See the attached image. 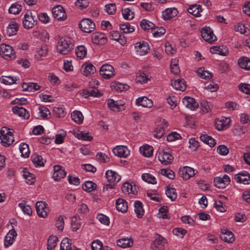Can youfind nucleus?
Here are the masks:
<instances>
[{
	"mask_svg": "<svg viewBox=\"0 0 250 250\" xmlns=\"http://www.w3.org/2000/svg\"><path fill=\"white\" fill-rule=\"evenodd\" d=\"M74 46V41L68 37L61 38L58 42L57 51L62 55L68 54Z\"/></svg>",
	"mask_w": 250,
	"mask_h": 250,
	"instance_id": "obj_1",
	"label": "nucleus"
},
{
	"mask_svg": "<svg viewBox=\"0 0 250 250\" xmlns=\"http://www.w3.org/2000/svg\"><path fill=\"white\" fill-rule=\"evenodd\" d=\"M140 151L143 156L149 157L153 154V147L149 145H145L140 147Z\"/></svg>",
	"mask_w": 250,
	"mask_h": 250,
	"instance_id": "obj_39",
	"label": "nucleus"
},
{
	"mask_svg": "<svg viewBox=\"0 0 250 250\" xmlns=\"http://www.w3.org/2000/svg\"><path fill=\"white\" fill-rule=\"evenodd\" d=\"M105 175L107 181L111 184H115L118 182L121 178L120 175L112 170H108L106 171Z\"/></svg>",
	"mask_w": 250,
	"mask_h": 250,
	"instance_id": "obj_23",
	"label": "nucleus"
},
{
	"mask_svg": "<svg viewBox=\"0 0 250 250\" xmlns=\"http://www.w3.org/2000/svg\"><path fill=\"white\" fill-rule=\"evenodd\" d=\"M22 24L24 28L26 29L32 28L36 24V21L34 20L31 12H27L24 15Z\"/></svg>",
	"mask_w": 250,
	"mask_h": 250,
	"instance_id": "obj_11",
	"label": "nucleus"
},
{
	"mask_svg": "<svg viewBox=\"0 0 250 250\" xmlns=\"http://www.w3.org/2000/svg\"><path fill=\"white\" fill-rule=\"evenodd\" d=\"M171 85L175 89L182 91H185L187 86L186 82L183 79L171 80Z\"/></svg>",
	"mask_w": 250,
	"mask_h": 250,
	"instance_id": "obj_31",
	"label": "nucleus"
},
{
	"mask_svg": "<svg viewBox=\"0 0 250 250\" xmlns=\"http://www.w3.org/2000/svg\"><path fill=\"white\" fill-rule=\"evenodd\" d=\"M19 25L15 21H10L7 27L6 33L9 36L14 35L16 34Z\"/></svg>",
	"mask_w": 250,
	"mask_h": 250,
	"instance_id": "obj_33",
	"label": "nucleus"
},
{
	"mask_svg": "<svg viewBox=\"0 0 250 250\" xmlns=\"http://www.w3.org/2000/svg\"><path fill=\"white\" fill-rule=\"evenodd\" d=\"M17 236V233L14 229L9 230L4 239V246L5 248L11 246L15 242Z\"/></svg>",
	"mask_w": 250,
	"mask_h": 250,
	"instance_id": "obj_13",
	"label": "nucleus"
},
{
	"mask_svg": "<svg viewBox=\"0 0 250 250\" xmlns=\"http://www.w3.org/2000/svg\"><path fill=\"white\" fill-rule=\"evenodd\" d=\"M18 206L25 214L29 216L32 214V208L29 206L26 205L24 202L19 203Z\"/></svg>",
	"mask_w": 250,
	"mask_h": 250,
	"instance_id": "obj_59",
	"label": "nucleus"
},
{
	"mask_svg": "<svg viewBox=\"0 0 250 250\" xmlns=\"http://www.w3.org/2000/svg\"><path fill=\"white\" fill-rule=\"evenodd\" d=\"M159 173L170 179H174L175 176L174 172L170 169H161L159 171Z\"/></svg>",
	"mask_w": 250,
	"mask_h": 250,
	"instance_id": "obj_60",
	"label": "nucleus"
},
{
	"mask_svg": "<svg viewBox=\"0 0 250 250\" xmlns=\"http://www.w3.org/2000/svg\"><path fill=\"white\" fill-rule=\"evenodd\" d=\"M234 179L237 183H242L244 185L250 183V175L246 171H242L235 174Z\"/></svg>",
	"mask_w": 250,
	"mask_h": 250,
	"instance_id": "obj_14",
	"label": "nucleus"
},
{
	"mask_svg": "<svg viewBox=\"0 0 250 250\" xmlns=\"http://www.w3.org/2000/svg\"><path fill=\"white\" fill-rule=\"evenodd\" d=\"M113 153L119 157L126 158L130 154L128 148L124 146H118L112 150Z\"/></svg>",
	"mask_w": 250,
	"mask_h": 250,
	"instance_id": "obj_18",
	"label": "nucleus"
},
{
	"mask_svg": "<svg viewBox=\"0 0 250 250\" xmlns=\"http://www.w3.org/2000/svg\"><path fill=\"white\" fill-rule=\"evenodd\" d=\"M140 25L141 27L144 30H147L154 28L155 25L152 22L148 21L146 19H143L141 20L140 22Z\"/></svg>",
	"mask_w": 250,
	"mask_h": 250,
	"instance_id": "obj_51",
	"label": "nucleus"
},
{
	"mask_svg": "<svg viewBox=\"0 0 250 250\" xmlns=\"http://www.w3.org/2000/svg\"><path fill=\"white\" fill-rule=\"evenodd\" d=\"M230 179L229 176L224 174L222 177L219 176L214 179V183L216 187L219 188H224L229 185Z\"/></svg>",
	"mask_w": 250,
	"mask_h": 250,
	"instance_id": "obj_10",
	"label": "nucleus"
},
{
	"mask_svg": "<svg viewBox=\"0 0 250 250\" xmlns=\"http://www.w3.org/2000/svg\"><path fill=\"white\" fill-rule=\"evenodd\" d=\"M221 238L222 240L228 243H232L235 240L232 232L226 229H222Z\"/></svg>",
	"mask_w": 250,
	"mask_h": 250,
	"instance_id": "obj_26",
	"label": "nucleus"
},
{
	"mask_svg": "<svg viewBox=\"0 0 250 250\" xmlns=\"http://www.w3.org/2000/svg\"><path fill=\"white\" fill-rule=\"evenodd\" d=\"M117 245L123 249L130 248L133 245V240L131 238H122L117 241Z\"/></svg>",
	"mask_w": 250,
	"mask_h": 250,
	"instance_id": "obj_30",
	"label": "nucleus"
},
{
	"mask_svg": "<svg viewBox=\"0 0 250 250\" xmlns=\"http://www.w3.org/2000/svg\"><path fill=\"white\" fill-rule=\"evenodd\" d=\"M158 157L161 163L165 165L171 164L173 160L172 155L169 152L165 151H160Z\"/></svg>",
	"mask_w": 250,
	"mask_h": 250,
	"instance_id": "obj_15",
	"label": "nucleus"
},
{
	"mask_svg": "<svg viewBox=\"0 0 250 250\" xmlns=\"http://www.w3.org/2000/svg\"><path fill=\"white\" fill-rule=\"evenodd\" d=\"M166 194L171 201H175L177 197L176 190L174 188L167 187Z\"/></svg>",
	"mask_w": 250,
	"mask_h": 250,
	"instance_id": "obj_55",
	"label": "nucleus"
},
{
	"mask_svg": "<svg viewBox=\"0 0 250 250\" xmlns=\"http://www.w3.org/2000/svg\"><path fill=\"white\" fill-rule=\"evenodd\" d=\"M71 240L67 238L63 239L60 244V250H71Z\"/></svg>",
	"mask_w": 250,
	"mask_h": 250,
	"instance_id": "obj_52",
	"label": "nucleus"
},
{
	"mask_svg": "<svg viewBox=\"0 0 250 250\" xmlns=\"http://www.w3.org/2000/svg\"><path fill=\"white\" fill-rule=\"evenodd\" d=\"M12 111L15 114L18 115L24 119H27L29 118V111L21 106H14Z\"/></svg>",
	"mask_w": 250,
	"mask_h": 250,
	"instance_id": "obj_27",
	"label": "nucleus"
},
{
	"mask_svg": "<svg viewBox=\"0 0 250 250\" xmlns=\"http://www.w3.org/2000/svg\"><path fill=\"white\" fill-rule=\"evenodd\" d=\"M1 82L5 84L10 85L14 83H18L20 82V79L16 77L3 76L1 79Z\"/></svg>",
	"mask_w": 250,
	"mask_h": 250,
	"instance_id": "obj_43",
	"label": "nucleus"
},
{
	"mask_svg": "<svg viewBox=\"0 0 250 250\" xmlns=\"http://www.w3.org/2000/svg\"><path fill=\"white\" fill-rule=\"evenodd\" d=\"M92 42L97 44L103 45L107 42V38L106 36L103 33L96 32L92 34Z\"/></svg>",
	"mask_w": 250,
	"mask_h": 250,
	"instance_id": "obj_17",
	"label": "nucleus"
},
{
	"mask_svg": "<svg viewBox=\"0 0 250 250\" xmlns=\"http://www.w3.org/2000/svg\"><path fill=\"white\" fill-rule=\"evenodd\" d=\"M71 117L73 121L78 124H81L83 122V116L80 111H74L71 114Z\"/></svg>",
	"mask_w": 250,
	"mask_h": 250,
	"instance_id": "obj_45",
	"label": "nucleus"
},
{
	"mask_svg": "<svg viewBox=\"0 0 250 250\" xmlns=\"http://www.w3.org/2000/svg\"><path fill=\"white\" fill-rule=\"evenodd\" d=\"M20 150L22 157L24 158L29 157L30 151L27 144L23 143H21L20 146Z\"/></svg>",
	"mask_w": 250,
	"mask_h": 250,
	"instance_id": "obj_54",
	"label": "nucleus"
},
{
	"mask_svg": "<svg viewBox=\"0 0 250 250\" xmlns=\"http://www.w3.org/2000/svg\"><path fill=\"white\" fill-rule=\"evenodd\" d=\"M230 122V118L221 117L215 120V128L219 131L225 130L229 127Z\"/></svg>",
	"mask_w": 250,
	"mask_h": 250,
	"instance_id": "obj_6",
	"label": "nucleus"
},
{
	"mask_svg": "<svg viewBox=\"0 0 250 250\" xmlns=\"http://www.w3.org/2000/svg\"><path fill=\"white\" fill-rule=\"evenodd\" d=\"M116 207L118 211L125 212L127 210L128 204L125 200L119 198L116 201Z\"/></svg>",
	"mask_w": 250,
	"mask_h": 250,
	"instance_id": "obj_34",
	"label": "nucleus"
},
{
	"mask_svg": "<svg viewBox=\"0 0 250 250\" xmlns=\"http://www.w3.org/2000/svg\"><path fill=\"white\" fill-rule=\"evenodd\" d=\"M166 243V240L159 235L151 244L150 247L152 250H164Z\"/></svg>",
	"mask_w": 250,
	"mask_h": 250,
	"instance_id": "obj_19",
	"label": "nucleus"
},
{
	"mask_svg": "<svg viewBox=\"0 0 250 250\" xmlns=\"http://www.w3.org/2000/svg\"><path fill=\"white\" fill-rule=\"evenodd\" d=\"M82 222L79 216L75 215L71 219V227L73 231H76L81 226Z\"/></svg>",
	"mask_w": 250,
	"mask_h": 250,
	"instance_id": "obj_48",
	"label": "nucleus"
},
{
	"mask_svg": "<svg viewBox=\"0 0 250 250\" xmlns=\"http://www.w3.org/2000/svg\"><path fill=\"white\" fill-rule=\"evenodd\" d=\"M86 49L83 45L78 46L75 50L76 55L80 59L84 58L86 54Z\"/></svg>",
	"mask_w": 250,
	"mask_h": 250,
	"instance_id": "obj_53",
	"label": "nucleus"
},
{
	"mask_svg": "<svg viewBox=\"0 0 250 250\" xmlns=\"http://www.w3.org/2000/svg\"><path fill=\"white\" fill-rule=\"evenodd\" d=\"M198 75L202 79L209 80L212 78V73L205 70V68L201 67L197 70Z\"/></svg>",
	"mask_w": 250,
	"mask_h": 250,
	"instance_id": "obj_47",
	"label": "nucleus"
},
{
	"mask_svg": "<svg viewBox=\"0 0 250 250\" xmlns=\"http://www.w3.org/2000/svg\"><path fill=\"white\" fill-rule=\"evenodd\" d=\"M239 66L244 69H250V60L247 57H242L238 60Z\"/></svg>",
	"mask_w": 250,
	"mask_h": 250,
	"instance_id": "obj_38",
	"label": "nucleus"
},
{
	"mask_svg": "<svg viewBox=\"0 0 250 250\" xmlns=\"http://www.w3.org/2000/svg\"><path fill=\"white\" fill-rule=\"evenodd\" d=\"M196 172V171L194 169L188 166L181 167L179 170L180 176L185 180H188L194 176Z\"/></svg>",
	"mask_w": 250,
	"mask_h": 250,
	"instance_id": "obj_9",
	"label": "nucleus"
},
{
	"mask_svg": "<svg viewBox=\"0 0 250 250\" xmlns=\"http://www.w3.org/2000/svg\"><path fill=\"white\" fill-rule=\"evenodd\" d=\"M136 104L144 107L151 108L153 106V102L146 97L144 96L137 98L136 100Z\"/></svg>",
	"mask_w": 250,
	"mask_h": 250,
	"instance_id": "obj_29",
	"label": "nucleus"
},
{
	"mask_svg": "<svg viewBox=\"0 0 250 250\" xmlns=\"http://www.w3.org/2000/svg\"><path fill=\"white\" fill-rule=\"evenodd\" d=\"M142 179L148 183L155 184L157 181L155 177L149 173H144L142 175Z\"/></svg>",
	"mask_w": 250,
	"mask_h": 250,
	"instance_id": "obj_58",
	"label": "nucleus"
},
{
	"mask_svg": "<svg viewBox=\"0 0 250 250\" xmlns=\"http://www.w3.org/2000/svg\"><path fill=\"white\" fill-rule=\"evenodd\" d=\"M210 52L213 54L222 56H227L228 54V48L223 45L212 46L210 48Z\"/></svg>",
	"mask_w": 250,
	"mask_h": 250,
	"instance_id": "obj_32",
	"label": "nucleus"
},
{
	"mask_svg": "<svg viewBox=\"0 0 250 250\" xmlns=\"http://www.w3.org/2000/svg\"><path fill=\"white\" fill-rule=\"evenodd\" d=\"M66 174V172L62 166L59 165L54 166L53 178L55 181H59L62 178H63Z\"/></svg>",
	"mask_w": 250,
	"mask_h": 250,
	"instance_id": "obj_21",
	"label": "nucleus"
},
{
	"mask_svg": "<svg viewBox=\"0 0 250 250\" xmlns=\"http://www.w3.org/2000/svg\"><path fill=\"white\" fill-rule=\"evenodd\" d=\"M66 135V132L62 130H59L55 136V143L56 144H61L63 142L64 139Z\"/></svg>",
	"mask_w": 250,
	"mask_h": 250,
	"instance_id": "obj_50",
	"label": "nucleus"
},
{
	"mask_svg": "<svg viewBox=\"0 0 250 250\" xmlns=\"http://www.w3.org/2000/svg\"><path fill=\"white\" fill-rule=\"evenodd\" d=\"M120 29L124 33L128 34L134 31V27L129 22H125L120 24Z\"/></svg>",
	"mask_w": 250,
	"mask_h": 250,
	"instance_id": "obj_44",
	"label": "nucleus"
},
{
	"mask_svg": "<svg viewBox=\"0 0 250 250\" xmlns=\"http://www.w3.org/2000/svg\"><path fill=\"white\" fill-rule=\"evenodd\" d=\"M183 103L186 107L192 110L197 109L199 106L198 103L195 100L189 97H184L183 99Z\"/></svg>",
	"mask_w": 250,
	"mask_h": 250,
	"instance_id": "obj_22",
	"label": "nucleus"
},
{
	"mask_svg": "<svg viewBox=\"0 0 250 250\" xmlns=\"http://www.w3.org/2000/svg\"><path fill=\"white\" fill-rule=\"evenodd\" d=\"M0 139L3 146H9L14 141L13 132L10 131L9 128L2 127L0 130Z\"/></svg>",
	"mask_w": 250,
	"mask_h": 250,
	"instance_id": "obj_2",
	"label": "nucleus"
},
{
	"mask_svg": "<svg viewBox=\"0 0 250 250\" xmlns=\"http://www.w3.org/2000/svg\"><path fill=\"white\" fill-rule=\"evenodd\" d=\"M0 54L5 59H12L15 57V52L12 47L7 44L0 45Z\"/></svg>",
	"mask_w": 250,
	"mask_h": 250,
	"instance_id": "obj_3",
	"label": "nucleus"
},
{
	"mask_svg": "<svg viewBox=\"0 0 250 250\" xmlns=\"http://www.w3.org/2000/svg\"><path fill=\"white\" fill-rule=\"evenodd\" d=\"M22 88L25 91L34 92L40 89V86L35 83H24L22 84Z\"/></svg>",
	"mask_w": 250,
	"mask_h": 250,
	"instance_id": "obj_35",
	"label": "nucleus"
},
{
	"mask_svg": "<svg viewBox=\"0 0 250 250\" xmlns=\"http://www.w3.org/2000/svg\"><path fill=\"white\" fill-rule=\"evenodd\" d=\"M75 136L79 140L84 141H90L92 137L89 135V133L83 132H78L76 134Z\"/></svg>",
	"mask_w": 250,
	"mask_h": 250,
	"instance_id": "obj_63",
	"label": "nucleus"
},
{
	"mask_svg": "<svg viewBox=\"0 0 250 250\" xmlns=\"http://www.w3.org/2000/svg\"><path fill=\"white\" fill-rule=\"evenodd\" d=\"M135 49L137 55L144 56L147 54L150 50L149 44L147 42L141 41L135 44Z\"/></svg>",
	"mask_w": 250,
	"mask_h": 250,
	"instance_id": "obj_7",
	"label": "nucleus"
},
{
	"mask_svg": "<svg viewBox=\"0 0 250 250\" xmlns=\"http://www.w3.org/2000/svg\"><path fill=\"white\" fill-rule=\"evenodd\" d=\"M122 13L123 17L125 20H131L134 17V12L128 8L123 9Z\"/></svg>",
	"mask_w": 250,
	"mask_h": 250,
	"instance_id": "obj_56",
	"label": "nucleus"
},
{
	"mask_svg": "<svg viewBox=\"0 0 250 250\" xmlns=\"http://www.w3.org/2000/svg\"><path fill=\"white\" fill-rule=\"evenodd\" d=\"M178 13L175 7L168 8L162 12V16L164 20H168L176 17Z\"/></svg>",
	"mask_w": 250,
	"mask_h": 250,
	"instance_id": "obj_25",
	"label": "nucleus"
},
{
	"mask_svg": "<svg viewBox=\"0 0 250 250\" xmlns=\"http://www.w3.org/2000/svg\"><path fill=\"white\" fill-rule=\"evenodd\" d=\"M52 13L54 17L57 20L63 21L66 18L65 12L61 5L54 7L52 9Z\"/></svg>",
	"mask_w": 250,
	"mask_h": 250,
	"instance_id": "obj_20",
	"label": "nucleus"
},
{
	"mask_svg": "<svg viewBox=\"0 0 250 250\" xmlns=\"http://www.w3.org/2000/svg\"><path fill=\"white\" fill-rule=\"evenodd\" d=\"M136 188L135 186H133L131 184L125 182L122 186V190L123 192L126 194L132 196L136 193Z\"/></svg>",
	"mask_w": 250,
	"mask_h": 250,
	"instance_id": "obj_28",
	"label": "nucleus"
},
{
	"mask_svg": "<svg viewBox=\"0 0 250 250\" xmlns=\"http://www.w3.org/2000/svg\"><path fill=\"white\" fill-rule=\"evenodd\" d=\"M58 241V239L56 236H49L47 240V250H53L56 247Z\"/></svg>",
	"mask_w": 250,
	"mask_h": 250,
	"instance_id": "obj_46",
	"label": "nucleus"
},
{
	"mask_svg": "<svg viewBox=\"0 0 250 250\" xmlns=\"http://www.w3.org/2000/svg\"><path fill=\"white\" fill-rule=\"evenodd\" d=\"M105 11L109 15H114L116 11V6L115 4L109 3L104 6Z\"/></svg>",
	"mask_w": 250,
	"mask_h": 250,
	"instance_id": "obj_62",
	"label": "nucleus"
},
{
	"mask_svg": "<svg viewBox=\"0 0 250 250\" xmlns=\"http://www.w3.org/2000/svg\"><path fill=\"white\" fill-rule=\"evenodd\" d=\"M48 52V48L46 45H42L37 51L35 58L38 60H41L42 58L46 56Z\"/></svg>",
	"mask_w": 250,
	"mask_h": 250,
	"instance_id": "obj_41",
	"label": "nucleus"
},
{
	"mask_svg": "<svg viewBox=\"0 0 250 250\" xmlns=\"http://www.w3.org/2000/svg\"><path fill=\"white\" fill-rule=\"evenodd\" d=\"M100 73L103 78L109 79L115 75L114 69L112 65L104 64L101 67Z\"/></svg>",
	"mask_w": 250,
	"mask_h": 250,
	"instance_id": "obj_5",
	"label": "nucleus"
},
{
	"mask_svg": "<svg viewBox=\"0 0 250 250\" xmlns=\"http://www.w3.org/2000/svg\"><path fill=\"white\" fill-rule=\"evenodd\" d=\"M111 88L112 90L121 92L128 89V86L126 84H124L122 83L117 82H112L110 84Z\"/></svg>",
	"mask_w": 250,
	"mask_h": 250,
	"instance_id": "obj_36",
	"label": "nucleus"
},
{
	"mask_svg": "<svg viewBox=\"0 0 250 250\" xmlns=\"http://www.w3.org/2000/svg\"><path fill=\"white\" fill-rule=\"evenodd\" d=\"M151 33L154 37H158L164 35L166 33V30L163 27H154L152 29Z\"/></svg>",
	"mask_w": 250,
	"mask_h": 250,
	"instance_id": "obj_61",
	"label": "nucleus"
},
{
	"mask_svg": "<svg viewBox=\"0 0 250 250\" xmlns=\"http://www.w3.org/2000/svg\"><path fill=\"white\" fill-rule=\"evenodd\" d=\"M82 68L83 69V74L86 77L92 75L96 71L95 67L89 62L84 63Z\"/></svg>",
	"mask_w": 250,
	"mask_h": 250,
	"instance_id": "obj_24",
	"label": "nucleus"
},
{
	"mask_svg": "<svg viewBox=\"0 0 250 250\" xmlns=\"http://www.w3.org/2000/svg\"><path fill=\"white\" fill-rule=\"evenodd\" d=\"M201 36L203 39L209 43H212L217 39L212 30L209 27H205L202 29Z\"/></svg>",
	"mask_w": 250,
	"mask_h": 250,
	"instance_id": "obj_4",
	"label": "nucleus"
},
{
	"mask_svg": "<svg viewBox=\"0 0 250 250\" xmlns=\"http://www.w3.org/2000/svg\"><path fill=\"white\" fill-rule=\"evenodd\" d=\"M23 176L24 178L27 180L26 182L29 184H32L34 183L35 176L34 174L30 173L27 170H24Z\"/></svg>",
	"mask_w": 250,
	"mask_h": 250,
	"instance_id": "obj_64",
	"label": "nucleus"
},
{
	"mask_svg": "<svg viewBox=\"0 0 250 250\" xmlns=\"http://www.w3.org/2000/svg\"><path fill=\"white\" fill-rule=\"evenodd\" d=\"M82 187L84 190L90 192L96 189L97 185L91 181H87L84 183Z\"/></svg>",
	"mask_w": 250,
	"mask_h": 250,
	"instance_id": "obj_49",
	"label": "nucleus"
},
{
	"mask_svg": "<svg viewBox=\"0 0 250 250\" xmlns=\"http://www.w3.org/2000/svg\"><path fill=\"white\" fill-rule=\"evenodd\" d=\"M31 160L34 165L37 167H42L44 165L45 160L42 156L39 154H33L31 156Z\"/></svg>",
	"mask_w": 250,
	"mask_h": 250,
	"instance_id": "obj_40",
	"label": "nucleus"
},
{
	"mask_svg": "<svg viewBox=\"0 0 250 250\" xmlns=\"http://www.w3.org/2000/svg\"><path fill=\"white\" fill-rule=\"evenodd\" d=\"M22 7L21 5L18 3H13L10 8L8 11L10 14L17 15L20 13Z\"/></svg>",
	"mask_w": 250,
	"mask_h": 250,
	"instance_id": "obj_57",
	"label": "nucleus"
},
{
	"mask_svg": "<svg viewBox=\"0 0 250 250\" xmlns=\"http://www.w3.org/2000/svg\"><path fill=\"white\" fill-rule=\"evenodd\" d=\"M36 209L38 215L41 217L45 218L47 216L49 208L46 206L45 202L42 201H38L36 204Z\"/></svg>",
	"mask_w": 250,
	"mask_h": 250,
	"instance_id": "obj_12",
	"label": "nucleus"
},
{
	"mask_svg": "<svg viewBox=\"0 0 250 250\" xmlns=\"http://www.w3.org/2000/svg\"><path fill=\"white\" fill-rule=\"evenodd\" d=\"M79 26L85 33H90L95 28V23L89 19L82 20L79 23Z\"/></svg>",
	"mask_w": 250,
	"mask_h": 250,
	"instance_id": "obj_8",
	"label": "nucleus"
},
{
	"mask_svg": "<svg viewBox=\"0 0 250 250\" xmlns=\"http://www.w3.org/2000/svg\"><path fill=\"white\" fill-rule=\"evenodd\" d=\"M125 103L123 101H115L113 99H108L107 105L109 109L115 112H119L124 110Z\"/></svg>",
	"mask_w": 250,
	"mask_h": 250,
	"instance_id": "obj_16",
	"label": "nucleus"
},
{
	"mask_svg": "<svg viewBox=\"0 0 250 250\" xmlns=\"http://www.w3.org/2000/svg\"><path fill=\"white\" fill-rule=\"evenodd\" d=\"M134 211L138 218H142L144 214V210L142 202L136 201L134 203Z\"/></svg>",
	"mask_w": 250,
	"mask_h": 250,
	"instance_id": "obj_37",
	"label": "nucleus"
},
{
	"mask_svg": "<svg viewBox=\"0 0 250 250\" xmlns=\"http://www.w3.org/2000/svg\"><path fill=\"white\" fill-rule=\"evenodd\" d=\"M202 11L201 6L197 4L192 5L188 9V13L196 17L201 16L200 13Z\"/></svg>",
	"mask_w": 250,
	"mask_h": 250,
	"instance_id": "obj_42",
	"label": "nucleus"
}]
</instances>
